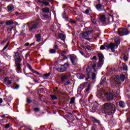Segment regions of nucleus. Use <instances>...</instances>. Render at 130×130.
Wrapping results in <instances>:
<instances>
[{
	"label": "nucleus",
	"instance_id": "1",
	"mask_svg": "<svg viewBox=\"0 0 130 130\" xmlns=\"http://www.w3.org/2000/svg\"><path fill=\"white\" fill-rule=\"evenodd\" d=\"M120 42L118 40H115V44L111 43L107 48H110L112 52H114L115 51V47L117 48L118 44H120Z\"/></svg>",
	"mask_w": 130,
	"mask_h": 130
},
{
	"label": "nucleus",
	"instance_id": "2",
	"mask_svg": "<svg viewBox=\"0 0 130 130\" xmlns=\"http://www.w3.org/2000/svg\"><path fill=\"white\" fill-rule=\"evenodd\" d=\"M105 107V109L106 110H109V111H111V113L113 114L115 111H114V105L111 103H105L104 105Z\"/></svg>",
	"mask_w": 130,
	"mask_h": 130
},
{
	"label": "nucleus",
	"instance_id": "3",
	"mask_svg": "<svg viewBox=\"0 0 130 130\" xmlns=\"http://www.w3.org/2000/svg\"><path fill=\"white\" fill-rule=\"evenodd\" d=\"M27 25H31V26L29 27V31H32V30H35L38 28V22H28Z\"/></svg>",
	"mask_w": 130,
	"mask_h": 130
},
{
	"label": "nucleus",
	"instance_id": "4",
	"mask_svg": "<svg viewBox=\"0 0 130 130\" xmlns=\"http://www.w3.org/2000/svg\"><path fill=\"white\" fill-rule=\"evenodd\" d=\"M98 57L100 58V61L98 63V66L99 67H101L102 64H103V61L104 60V56H103V54L101 53H99L98 54Z\"/></svg>",
	"mask_w": 130,
	"mask_h": 130
},
{
	"label": "nucleus",
	"instance_id": "5",
	"mask_svg": "<svg viewBox=\"0 0 130 130\" xmlns=\"http://www.w3.org/2000/svg\"><path fill=\"white\" fill-rule=\"evenodd\" d=\"M66 66H69L68 63H64L63 65H61L60 67H59L57 71H58L59 73H63V72H66L67 71V67Z\"/></svg>",
	"mask_w": 130,
	"mask_h": 130
},
{
	"label": "nucleus",
	"instance_id": "6",
	"mask_svg": "<svg viewBox=\"0 0 130 130\" xmlns=\"http://www.w3.org/2000/svg\"><path fill=\"white\" fill-rule=\"evenodd\" d=\"M15 66L16 70L20 72L21 71V58L15 59Z\"/></svg>",
	"mask_w": 130,
	"mask_h": 130
},
{
	"label": "nucleus",
	"instance_id": "7",
	"mask_svg": "<svg viewBox=\"0 0 130 130\" xmlns=\"http://www.w3.org/2000/svg\"><path fill=\"white\" fill-rule=\"evenodd\" d=\"M70 59L71 60V62L74 64V66H76L77 64V61H78V58H77V56L74 54H72L70 56Z\"/></svg>",
	"mask_w": 130,
	"mask_h": 130
},
{
	"label": "nucleus",
	"instance_id": "8",
	"mask_svg": "<svg viewBox=\"0 0 130 130\" xmlns=\"http://www.w3.org/2000/svg\"><path fill=\"white\" fill-rule=\"evenodd\" d=\"M91 107L92 108L90 110V111L91 112H96L98 107V103H97L96 102L91 103Z\"/></svg>",
	"mask_w": 130,
	"mask_h": 130
},
{
	"label": "nucleus",
	"instance_id": "9",
	"mask_svg": "<svg viewBox=\"0 0 130 130\" xmlns=\"http://www.w3.org/2000/svg\"><path fill=\"white\" fill-rule=\"evenodd\" d=\"M92 34V31H83L80 33V36L81 38L83 37H89V35Z\"/></svg>",
	"mask_w": 130,
	"mask_h": 130
},
{
	"label": "nucleus",
	"instance_id": "10",
	"mask_svg": "<svg viewBox=\"0 0 130 130\" xmlns=\"http://www.w3.org/2000/svg\"><path fill=\"white\" fill-rule=\"evenodd\" d=\"M117 34L121 35V36H123V35H127V34H128V30L126 28H123L121 31H118Z\"/></svg>",
	"mask_w": 130,
	"mask_h": 130
},
{
	"label": "nucleus",
	"instance_id": "11",
	"mask_svg": "<svg viewBox=\"0 0 130 130\" xmlns=\"http://www.w3.org/2000/svg\"><path fill=\"white\" fill-rule=\"evenodd\" d=\"M98 17L101 22H102L103 23L105 22V21H106V17H105V15L104 14H101L98 15Z\"/></svg>",
	"mask_w": 130,
	"mask_h": 130
},
{
	"label": "nucleus",
	"instance_id": "12",
	"mask_svg": "<svg viewBox=\"0 0 130 130\" xmlns=\"http://www.w3.org/2000/svg\"><path fill=\"white\" fill-rule=\"evenodd\" d=\"M91 73L92 70H91V68H90V66H87L86 68V73L87 74L88 78L87 79H86V80L90 79V75H91Z\"/></svg>",
	"mask_w": 130,
	"mask_h": 130
},
{
	"label": "nucleus",
	"instance_id": "13",
	"mask_svg": "<svg viewBox=\"0 0 130 130\" xmlns=\"http://www.w3.org/2000/svg\"><path fill=\"white\" fill-rule=\"evenodd\" d=\"M105 96L108 100H111V99H113V94L111 93H106Z\"/></svg>",
	"mask_w": 130,
	"mask_h": 130
},
{
	"label": "nucleus",
	"instance_id": "14",
	"mask_svg": "<svg viewBox=\"0 0 130 130\" xmlns=\"http://www.w3.org/2000/svg\"><path fill=\"white\" fill-rule=\"evenodd\" d=\"M58 38L59 39H61V40H62L63 41H64L66 40V35L62 34H59L58 35Z\"/></svg>",
	"mask_w": 130,
	"mask_h": 130
},
{
	"label": "nucleus",
	"instance_id": "15",
	"mask_svg": "<svg viewBox=\"0 0 130 130\" xmlns=\"http://www.w3.org/2000/svg\"><path fill=\"white\" fill-rule=\"evenodd\" d=\"M4 83L7 84V85H11L12 81L9 80V78L7 77L4 80Z\"/></svg>",
	"mask_w": 130,
	"mask_h": 130
},
{
	"label": "nucleus",
	"instance_id": "16",
	"mask_svg": "<svg viewBox=\"0 0 130 130\" xmlns=\"http://www.w3.org/2000/svg\"><path fill=\"white\" fill-rule=\"evenodd\" d=\"M96 8L98 10H99L100 12H101V11H103L104 10V8L103 6H102L100 4H98L96 6Z\"/></svg>",
	"mask_w": 130,
	"mask_h": 130
},
{
	"label": "nucleus",
	"instance_id": "17",
	"mask_svg": "<svg viewBox=\"0 0 130 130\" xmlns=\"http://www.w3.org/2000/svg\"><path fill=\"white\" fill-rule=\"evenodd\" d=\"M4 100H5V101H7L8 102H10V101H12V96H11V95L6 96L4 99Z\"/></svg>",
	"mask_w": 130,
	"mask_h": 130
},
{
	"label": "nucleus",
	"instance_id": "18",
	"mask_svg": "<svg viewBox=\"0 0 130 130\" xmlns=\"http://www.w3.org/2000/svg\"><path fill=\"white\" fill-rule=\"evenodd\" d=\"M36 38H37V41L38 42H40L41 41V35L40 34L36 35Z\"/></svg>",
	"mask_w": 130,
	"mask_h": 130
},
{
	"label": "nucleus",
	"instance_id": "19",
	"mask_svg": "<svg viewBox=\"0 0 130 130\" xmlns=\"http://www.w3.org/2000/svg\"><path fill=\"white\" fill-rule=\"evenodd\" d=\"M114 81H115V83L116 84H117L118 85H119V84H120V82H119V76H116V77L114 79Z\"/></svg>",
	"mask_w": 130,
	"mask_h": 130
},
{
	"label": "nucleus",
	"instance_id": "20",
	"mask_svg": "<svg viewBox=\"0 0 130 130\" xmlns=\"http://www.w3.org/2000/svg\"><path fill=\"white\" fill-rule=\"evenodd\" d=\"M90 66L91 67H92L93 72H95V73H96V72H97V70H96V69H95L96 68V63L93 62L91 63Z\"/></svg>",
	"mask_w": 130,
	"mask_h": 130
},
{
	"label": "nucleus",
	"instance_id": "21",
	"mask_svg": "<svg viewBox=\"0 0 130 130\" xmlns=\"http://www.w3.org/2000/svg\"><path fill=\"white\" fill-rule=\"evenodd\" d=\"M6 24L7 26H11V25H13V24H14V21L12 20H8L6 22Z\"/></svg>",
	"mask_w": 130,
	"mask_h": 130
},
{
	"label": "nucleus",
	"instance_id": "22",
	"mask_svg": "<svg viewBox=\"0 0 130 130\" xmlns=\"http://www.w3.org/2000/svg\"><path fill=\"white\" fill-rule=\"evenodd\" d=\"M42 11L43 13H48L49 12V8L47 7L44 8L42 9Z\"/></svg>",
	"mask_w": 130,
	"mask_h": 130
},
{
	"label": "nucleus",
	"instance_id": "23",
	"mask_svg": "<svg viewBox=\"0 0 130 130\" xmlns=\"http://www.w3.org/2000/svg\"><path fill=\"white\" fill-rule=\"evenodd\" d=\"M119 105H120V107H122V108L125 107V104L124 103V102H123V101H120L119 102Z\"/></svg>",
	"mask_w": 130,
	"mask_h": 130
},
{
	"label": "nucleus",
	"instance_id": "24",
	"mask_svg": "<svg viewBox=\"0 0 130 130\" xmlns=\"http://www.w3.org/2000/svg\"><path fill=\"white\" fill-rule=\"evenodd\" d=\"M8 12H10L14 9V6L12 5H9L7 7Z\"/></svg>",
	"mask_w": 130,
	"mask_h": 130
},
{
	"label": "nucleus",
	"instance_id": "25",
	"mask_svg": "<svg viewBox=\"0 0 130 130\" xmlns=\"http://www.w3.org/2000/svg\"><path fill=\"white\" fill-rule=\"evenodd\" d=\"M15 59H19V58H21V57H20V53H19V52L15 53Z\"/></svg>",
	"mask_w": 130,
	"mask_h": 130
},
{
	"label": "nucleus",
	"instance_id": "26",
	"mask_svg": "<svg viewBox=\"0 0 130 130\" xmlns=\"http://www.w3.org/2000/svg\"><path fill=\"white\" fill-rule=\"evenodd\" d=\"M50 96L51 97L52 100H57V97L55 94L50 95Z\"/></svg>",
	"mask_w": 130,
	"mask_h": 130
},
{
	"label": "nucleus",
	"instance_id": "27",
	"mask_svg": "<svg viewBox=\"0 0 130 130\" xmlns=\"http://www.w3.org/2000/svg\"><path fill=\"white\" fill-rule=\"evenodd\" d=\"M72 83H73V81L69 80L68 82H66L65 85L66 86H71V85H72Z\"/></svg>",
	"mask_w": 130,
	"mask_h": 130
},
{
	"label": "nucleus",
	"instance_id": "28",
	"mask_svg": "<svg viewBox=\"0 0 130 130\" xmlns=\"http://www.w3.org/2000/svg\"><path fill=\"white\" fill-rule=\"evenodd\" d=\"M67 79H68V75H66L62 76L61 78L62 82L64 81V80H67Z\"/></svg>",
	"mask_w": 130,
	"mask_h": 130
},
{
	"label": "nucleus",
	"instance_id": "29",
	"mask_svg": "<svg viewBox=\"0 0 130 130\" xmlns=\"http://www.w3.org/2000/svg\"><path fill=\"white\" fill-rule=\"evenodd\" d=\"M120 79L122 82H124V80L125 79V75H121L120 77Z\"/></svg>",
	"mask_w": 130,
	"mask_h": 130
},
{
	"label": "nucleus",
	"instance_id": "30",
	"mask_svg": "<svg viewBox=\"0 0 130 130\" xmlns=\"http://www.w3.org/2000/svg\"><path fill=\"white\" fill-rule=\"evenodd\" d=\"M122 67L124 71H127V66L125 63H122Z\"/></svg>",
	"mask_w": 130,
	"mask_h": 130
},
{
	"label": "nucleus",
	"instance_id": "31",
	"mask_svg": "<svg viewBox=\"0 0 130 130\" xmlns=\"http://www.w3.org/2000/svg\"><path fill=\"white\" fill-rule=\"evenodd\" d=\"M91 20L93 24H96V23H97V21L96 20V19L93 18V17L92 16H91Z\"/></svg>",
	"mask_w": 130,
	"mask_h": 130
},
{
	"label": "nucleus",
	"instance_id": "32",
	"mask_svg": "<svg viewBox=\"0 0 130 130\" xmlns=\"http://www.w3.org/2000/svg\"><path fill=\"white\" fill-rule=\"evenodd\" d=\"M9 44H10V42H8V43L6 44V45L4 47V48L2 50V51L6 50V49L8 48V47L9 46Z\"/></svg>",
	"mask_w": 130,
	"mask_h": 130
},
{
	"label": "nucleus",
	"instance_id": "33",
	"mask_svg": "<svg viewBox=\"0 0 130 130\" xmlns=\"http://www.w3.org/2000/svg\"><path fill=\"white\" fill-rule=\"evenodd\" d=\"M78 77H79V79H82L85 78V75L83 74H78Z\"/></svg>",
	"mask_w": 130,
	"mask_h": 130
},
{
	"label": "nucleus",
	"instance_id": "34",
	"mask_svg": "<svg viewBox=\"0 0 130 130\" xmlns=\"http://www.w3.org/2000/svg\"><path fill=\"white\" fill-rule=\"evenodd\" d=\"M91 79L92 80H95V79H96V74L93 73L91 74Z\"/></svg>",
	"mask_w": 130,
	"mask_h": 130
},
{
	"label": "nucleus",
	"instance_id": "35",
	"mask_svg": "<svg viewBox=\"0 0 130 130\" xmlns=\"http://www.w3.org/2000/svg\"><path fill=\"white\" fill-rule=\"evenodd\" d=\"M56 52V50L54 49H51L50 50V53H55Z\"/></svg>",
	"mask_w": 130,
	"mask_h": 130
},
{
	"label": "nucleus",
	"instance_id": "36",
	"mask_svg": "<svg viewBox=\"0 0 130 130\" xmlns=\"http://www.w3.org/2000/svg\"><path fill=\"white\" fill-rule=\"evenodd\" d=\"M70 103V104H74L75 103V98H71Z\"/></svg>",
	"mask_w": 130,
	"mask_h": 130
},
{
	"label": "nucleus",
	"instance_id": "37",
	"mask_svg": "<svg viewBox=\"0 0 130 130\" xmlns=\"http://www.w3.org/2000/svg\"><path fill=\"white\" fill-rule=\"evenodd\" d=\"M70 22L71 24H77V22L73 19H70Z\"/></svg>",
	"mask_w": 130,
	"mask_h": 130
},
{
	"label": "nucleus",
	"instance_id": "38",
	"mask_svg": "<svg viewBox=\"0 0 130 130\" xmlns=\"http://www.w3.org/2000/svg\"><path fill=\"white\" fill-rule=\"evenodd\" d=\"M43 4L45 5V6H48L49 5V3L46 2V1L44 0L43 2Z\"/></svg>",
	"mask_w": 130,
	"mask_h": 130
},
{
	"label": "nucleus",
	"instance_id": "39",
	"mask_svg": "<svg viewBox=\"0 0 130 130\" xmlns=\"http://www.w3.org/2000/svg\"><path fill=\"white\" fill-rule=\"evenodd\" d=\"M106 81V79H103L101 82H100V86H102L105 83V82Z\"/></svg>",
	"mask_w": 130,
	"mask_h": 130
},
{
	"label": "nucleus",
	"instance_id": "40",
	"mask_svg": "<svg viewBox=\"0 0 130 130\" xmlns=\"http://www.w3.org/2000/svg\"><path fill=\"white\" fill-rule=\"evenodd\" d=\"M40 109L39 108H36L34 109L35 112H39Z\"/></svg>",
	"mask_w": 130,
	"mask_h": 130
},
{
	"label": "nucleus",
	"instance_id": "41",
	"mask_svg": "<svg viewBox=\"0 0 130 130\" xmlns=\"http://www.w3.org/2000/svg\"><path fill=\"white\" fill-rule=\"evenodd\" d=\"M86 49L88 50H90V51H92V48L91 46H86Z\"/></svg>",
	"mask_w": 130,
	"mask_h": 130
},
{
	"label": "nucleus",
	"instance_id": "42",
	"mask_svg": "<svg viewBox=\"0 0 130 130\" xmlns=\"http://www.w3.org/2000/svg\"><path fill=\"white\" fill-rule=\"evenodd\" d=\"M91 90V86L90 85H88L87 87V88L85 89L86 92H89Z\"/></svg>",
	"mask_w": 130,
	"mask_h": 130
},
{
	"label": "nucleus",
	"instance_id": "43",
	"mask_svg": "<svg viewBox=\"0 0 130 130\" xmlns=\"http://www.w3.org/2000/svg\"><path fill=\"white\" fill-rule=\"evenodd\" d=\"M93 120L95 122H96V123H98V124H100V121H99V120H97L96 119L94 118L93 119Z\"/></svg>",
	"mask_w": 130,
	"mask_h": 130
},
{
	"label": "nucleus",
	"instance_id": "44",
	"mask_svg": "<svg viewBox=\"0 0 130 130\" xmlns=\"http://www.w3.org/2000/svg\"><path fill=\"white\" fill-rule=\"evenodd\" d=\"M32 72L34 73V74H36V75H40L39 72H37L36 70H32Z\"/></svg>",
	"mask_w": 130,
	"mask_h": 130
},
{
	"label": "nucleus",
	"instance_id": "45",
	"mask_svg": "<svg viewBox=\"0 0 130 130\" xmlns=\"http://www.w3.org/2000/svg\"><path fill=\"white\" fill-rule=\"evenodd\" d=\"M62 17L63 19H67V15L66 14V13H63L62 14Z\"/></svg>",
	"mask_w": 130,
	"mask_h": 130
},
{
	"label": "nucleus",
	"instance_id": "46",
	"mask_svg": "<svg viewBox=\"0 0 130 130\" xmlns=\"http://www.w3.org/2000/svg\"><path fill=\"white\" fill-rule=\"evenodd\" d=\"M100 49L102 50H103L104 49H105V44H104V45H102L100 47Z\"/></svg>",
	"mask_w": 130,
	"mask_h": 130
},
{
	"label": "nucleus",
	"instance_id": "47",
	"mask_svg": "<svg viewBox=\"0 0 130 130\" xmlns=\"http://www.w3.org/2000/svg\"><path fill=\"white\" fill-rule=\"evenodd\" d=\"M44 77H45V78H48V77H49V73L44 74Z\"/></svg>",
	"mask_w": 130,
	"mask_h": 130
},
{
	"label": "nucleus",
	"instance_id": "48",
	"mask_svg": "<svg viewBox=\"0 0 130 130\" xmlns=\"http://www.w3.org/2000/svg\"><path fill=\"white\" fill-rule=\"evenodd\" d=\"M13 28H14L13 27H9L7 29V31L8 32H11V31H12V30H13Z\"/></svg>",
	"mask_w": 130,
	"mask_h": 130
},
{
	"label": "nucleus",
	"instance_id": "49",
	"mask_svg": "<svg viewBox=\"0 0 130 130\" xmlns=\"http://www.w3.org/2000/svg\"><path fill=\"white\" fill-rule=\"evenodd\" d=\"M27 68L28 69H29V70H30V71H32V67H31V66L30 64H27Z\"/></svg>",
	"mask_w": 130,
	"mask_h": 130
},
{
	"label": "nucleus",
	"instance_id": "50",
	"mask_svg": "<svg viewBox=\"0 0 130 130\" xmlns=\"http://www.w3.org/2000/svg\"><path fill=\"white\" fill-rule=\"evenodd\" d=\"M9 127H10V124H7L5 126V128H9Z\"/></svg>",
	"mask_w": 130,
	"mask_h": 130
},
{
	"label": "nucleus",
	"instance_id": "51",
	"mask_svg": "<svg viewBox=\"0 0 130 130\" xmlns=\"http://www.w3.org/2000/svg\"><path fill=\"white\" fill-rule=\"evenodd\" d=\"M124 60H125V61H127V56L126 55H124Z\"/></svg>",
	"mask_w": 130,
	"mask_h": 130
},
{
	"label": "nucleus",
	"instance_id": "52",
	"mask_svg": "<svg viewBox=\"0 0 130 130\" xmlns=\"http://www.w3.org/2000/svg\"><path fill=\"white\" fill-rule=\"evenodd\" d=\"M29 54H30V52H27V53L25 54V57H26V58H27V57H28V56H29Z\"/></svg>",
	"mask_w": 130,
	"mask_h": 130
},
{
	"label": "nucleus",
	"instance_id": "53",
	"mask_svg": "<svg viewBox=\"0 0 130 130\" xmlns=\"http://www.w3.org/2000/svg\"><path fill=\"white\" fill-rule=\"evenodd\" d=\"M89 12H90V10L89 9H86L85 10V14H89Z\"/></svg>",
	"mask_w": 130,
	"mask_h": 130
},
{
	"label": "nucleus",
	"instance_id": "54",
	"mask_svg": "<svg viewBox=\"0 0 130 130\" xmlns=\"http://www.w3.org/2000/svg\"><path fill=\"white\" fill-rule=\"evenodd\" d=\"M20 87V85H19V84L16 85V86L15 87V89H16V90L18 89V88Z\"/></svg>",
	"mask_w": 130,
	"mask_h": 130
},
{
	"label": "nucleus",
	"instance_id": "55",
	"mask_svg": "<svg viewBox=\"0 0 130 130\" xmlns=\"http://www.w3.org/2000/svg\"><path fill=\"white\" fill-rule=\"evenodd\" d=\"M4 24H5V22L4 21H1L0 22V27L2 26V25H4Z\"/></svg>",
	"mask_w": 130,
	"mask_h": 130
},
{
	"label": "nucleus",
	"instance_id": "56",
	"mask_svg": "<svg viewBox=\"0 0 130 130\" xmlns=\"http://www.w3.org/2000/svg\"><path fill=\"white\" fill-rule=\"evenodd\" d=\"M58 89V87H55V88L54 89L55 93H56V92H57Z\"/></svg>",
	"mask_w": 130,
	"mask_h": 130
},
{
	"label": "nucleus",
	"instance_id": "57",
	"mask_svg": "<svg viewBox=\"0 0 130 130\" xmlns=\"http://www.w3.org/2000/svg\"><path fill=\"white\" fill-rule=\"evenodd\" d=\"M43 1L44 0H38V3H40V4H43Z\"/></svg>",
	"mask_w": 130,
	"mask_h": 130
},
{
	"label": "nucleus",
	"instance_id": "58",
	"mask_svg": "<svg viewBox=\"0 0 130 130\" xmlns=\"http://www.w3.org/2000/svg\"><path fill=\"white\" fill-rule=\"evenodd\" d=\"M79 53H81V55L84 56V52H82V51H79Z\"/></svg>",
	"mask_w": 130,
	"mask_h": 130
},
{
	"label": "nucleus",
	"instance_id": "59",
	"mask_svg": "<svg viewBox=\"0 0 130 130\" xmlns=\"http://www.w3.org/2000/svg\"><path fill=\"white\" fill-rule=\"evenodd\" d=\"M27 103H30L31 102V100H30V99H27Z\"/></svg>",
	"mask_w": 130,
	"mask_h": 130
},
{
	"label": "nucleus",
	"instance_id": "60",
	"mask_svg": "<svg viewBox=\"0 0 130 130\" xmlns=\"http://www.w3.org/2000/svg\"><path fill=\"white\" fill-rule=\"evenodd\" d=\"M30 45V44L29 43H26L25 44L24 46H29Z\"/></svg>",
	"mask_w": 130,
	"mask_h": 130
},
{
	"label": "nucleus",
	"instance_id": "61",
	"mask_svg": "<svg viewBox=\"0 0 130 130\" xmlns=\"http://www.w3.org/2000/svg\"><path fill=\"white\" fill-rule=\"evenodd\" d=\"M7 42V41L3 40L2 42H1V44H4Z\"/></svg>",
	"mask_w": 130,
	"mask_h": 130
},
{
	"label": "nucleus",
	"instance_id": "62",
	"mask_svg": "<svg viewBox=\"0 0 130 130\" xmlns=\"http://www.w3.org/2000/svg\"><path fill=\"white\" fill-rule=\"evenodd\" d=\"M65 55H66L63 54V53H61V54H60L61 57H62L64 56Z\"/></svg>",
	"mask_w": 130,
	"mask_h": 130
},
{
	"label": "nucleus",
	"instance_id": "63",
	"mask_svg": "<svg viewBox=\"0 0 130 130\" xmlns=\"http://www.w3.org/2000/svg\"><path fill=\"white\" fill-rule=\"evenodd\" d=\"M91 130H96V126H93L91 128Z\"/></svg>",
	"mask_w": 130,
	"mask_h": 130
},
{
	"label": "nucleus",
	"instance_id": "64",
	"mask_svg": "<svg viewBox=\"0 0 130 130\" xmlns=\"http://www.w3.org/2000/svg\"><path fill=\"white\" fill-rule=\"evenodd\" d=\"M62 58H63V59H67V56L65 55V56H63V57H61Z\"/></svg>",
	"mask_w": 130,
	"mask_h": 130
}]
</instances>
